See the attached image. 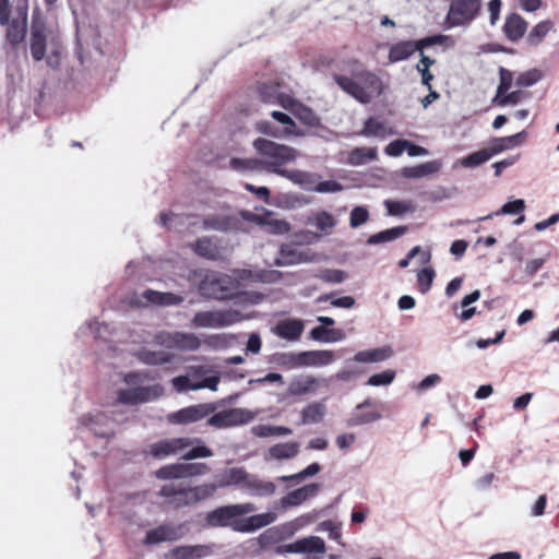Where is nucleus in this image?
<instances>
[{
  "label": "nucleus",
  "instance_id": "33",
  "mask_svg": "<svg viewBox=\"0 0 559 559\" xmlns=\"http://www.w3.org/2000/svg\"><path fill=\"white\" fill-rule=\"evenodd\" d=\"M442 167V163L440 160H429L416 166H407L402 168L401 174L404 178L408 179H418L423 177H427L439 171Z\"/></svg>",
  "mask_w": 559,
  "mask_h": 559
},
{
  "label": "nucleus",
  "instance_id": "55",
  "mask_svg": "<svg viewBox=\"0 0 559 559\" xmlns=\"http://www.w3.org/2000/svg\"><path fill=\"white\" fill-rule=\"evenodd\" d=\"M435 276L436 272L431 266H425L417 272L418 287L423 294H426L430 289Z\"/></svg>",
  "mask_w": 559,
  "mask_h": 559
},
{
  "label": "nucleus",
  "instance_id": "49",
  "mask_svg": "<svg viewBox=\"0 0 559 559\" xmlns=\"http://www.w3.org/2000/svg\"><path fill=\"white\" fill-rule=\"evenodd\" d=\"M526 94L521 91L504 92L496 94L492 98V103L499 107L514 106L518 105Z\"/></svg>",
  "mask_w": 559,
  "mask_h": 559
},
{
  "label": "nucleus",
  "instance_id": "32",
  "mask_svg": "<svg viewBox=\"0 0 559 559\" xmlns=\"http://www.w3.org/2000/svg\"><path fill=\"white\" fill-rule=\"evenodd\" d=\"M527 28L526 21L519 14L512 13L506 17L503 33L511 41H516L523 37Z\"/></svg>",
  "mask_w": 559,
  "mask_h": 559
},
{
  "label": "nucleus",
  "instance_id": "15",
  "mask_svg": "<svg viewBox=\"0 0 559 559\" xmlns=\"http://www.w3.org/2000/svg\"><path fill=\"white\" fill-rule=\"evenodd\" d=\"M318 260L319 258L307 247H280L278 254L274 258L273 264L287 266Z\"/></svg>",
  "mask_w": 559,
  "mask_h": 559
},
{
  "label": "nucleus",
  "instance_id": "36",
  "mask_svg": "<svg viewBox=\"0 0 559 559\" xmlns=\"http://www.w3.org/2000/svg\"><path fill=\"white\" fill-rule=\"evenodd\" d=\"M551 32H555L554 22L550 20L540 21L532 27L527 34L526 41L530 46L537 47Z\"/></svg>",
  "mask_w": 559,
  "mask_h": 559
},
{
  "label": "nucleus",
  "instance_id": "29",
  "mask_svg": "<svg viewBox=\"0 0 559 559\" xmlns=\"http://www.w3.org/2000/svg\"><path fill=\"white\" fill-rule=\"evenodd\" d=\"M300 451V443L297 441L280 442L272 445L265 453V461L275 460L284 461L292 460L298 455Z\"/></svg>",
  "mask_w": 559,
  "mask_h": 559
},
{
  "label": "nucleus",
  "instance_id": "12",
  "mask_svg": "<svg viewBox=\"0 0 559 559\" xmlns=\"http://www.w3.org/2000/svg\"><path fill=\"white\" fill-rule=\"evenodd\" d=\"M194 442L200 443V439L173 438L165 439L150 445V454L155 459L163 460L170 455H178L190 448Z\"/></svg>",
  "mask_w": 559,
  "mask_h": 559
},
{
  "label": "nucleus",
  "instance_id": "40",
  "mask_svg": "<svg viewBox=\"0 0 559 559\" xmlns=\"http://www.w3.org/2000/svg\"><path fill=\"white\" fill-rule=\"evenodd\" d=\"M265 218L262 227L269 234L285 235L292 230V226L287 221L275 217L271 211H267Z\"/></svg>",
  "mask_w": 559,
  "mask_h": 559
},
{
  "label": "nucleus",
  "instance_id": "3",
  "mask_svg": "<svg viewBox=\"0 0 559 559\" xmlns=\"http://www.w3.org/2000/svg\"><path fill=\"white\" fill-rule=\"evenodd\" d=\"M123 380L127 388L117 391L118 404L135 406L157 400L164 394L160 384H146L150 380L147 373L130 372Z\"/></svg>",
  "mask_w": 559,
  "mask_h": 559
},
{
  "label": "nucleus",
  "instance_id": "42",
  "mask_svg": "<svg viewBox=\"0 0 559 559\" xmlns=\"http://www.w3.org/2000/svg\"><path fill=\"white\" fill-rule=\"evenodd\" d=\"M326 413V407L321 402H312L307 405L301 412V419L304 424L320 423Z\"/></svg>",
  "mask_w": 559,
  "mask_h": 559
},
{
  "label": "nucleus",
  "instance_id": "16",
  "mask_svg": "<svg viewBox=\"0 0 559 559\" xmlns=\"http://www.w3.org/2000/svg\"><path fill=\"white\" fill-rule=\"evenodd\" d=\"M281 272L275 270H234L231 273L236 289L255 282L276 283L281 280Z\"/></svg>",
  "mask_w": 559,
  "mask_h": 559
},
{
  "label": "nucleus",
  "instance_id": "39",
  "mask_svg": "<svg viewBox=\"0 0 559 559\" xmlns=\"http://www.w3.org/2000/svg\"><path fill=\"white\" fill-rule=\"evenodd\" d=\"M416 51L414 40H403L391 46L389 51V60L392 63L403 61Z\"/></svg>",
  "mask_w": 559,
  "mask_h": 559
},
{
  "label": "nucleus",
  "instance_id": "7",
  "mask_svg": "<svg viewBox=\"0 0 559 559\" xmlns=\"http://www.w3.org/2000/svg\"><path fill=\"white\" fill-rule=\"evenodd\" d=\"M247 319L236 309L199 311L192 319V326L197 329H224Z\"/></svg>",
  "mask_w": 559,
  "mask_h": 559
},
{
  "label": "nucleus",
  "instance_id": "52",
  "mask_svg": "<svg viewBox=\"0 0 559 559\" xmlns=\"http://www.w3.org/2000/svg\"><path fill=\"white\" fill-rule=\"evenodd\" d=\"M285 536H286V533H284L283 526L280 525V526L271 527V528L266 530L265 532H263L259 536L258 540H259L260 546L264 548L271 544H274V543L281 540Z\"/></svg>",
  "mask_w": 559,
  "mask_h": 559
},
{
  "label": "nucleus",
  "instance_id": "58",
  "mask_svg": "<svg viewBox=\"0 0 559 559\" xmlns=\"http://www.w3.org/2000/svg\"><path fill=\"white\" fill-rule=\"evenodd\" d=\"M395 371L388 369L380 373L372 374L367 380L366 384L370 386H385L390 385L395 379Z\"/></svg>",
  "mask_w": 559,
  "mask_h": 559
},
{
  "label": "nucleus",
  "instance_id": "17",
  "mask_svg": "<svg viewBox=\"0 0 559 559\" xmlns=\"http://www.w3.org/2000/svg\"><path fill=\"white\" fill-rule=\"evenodd\" d=\"M326 550L324 540L319 536H309L297 539L296 542L278 548L277 552H294L311 555H323Z\"/></svg>",
  "mask_w": 559,
  "mask_h": 559
},
{
  "label": "nucleus",
  "instance_id": "20",
  "mask_svg": "<svg viewBox=\"0 0 559 559\" xmlns=\"http://www.w3.org/2000/svg\"><path fill=\"white\" fill-rule=\"evenodd\" d=\"M186 534L182 524H164L156 528L150 530L145 536V544L154 545L163 542H174L180 539Z\"/></svg>",
  "mask_w": 559,
  "mask_h": 559
},
{
  "label": "nucleus",
  "instance_id": "24",
  "mask_svg": "<svg viewBox=\"0 0 559 559\" xmlns=\"http://www.w3.org/2000/svg\"><path fill=\"white\" fill-rule=\"evenodd\" d=\"M207 285L211 286L210 295L216 299L228 298L233 295V292L236 290L231 275L207 277L204 282L203 289H206Z\"/></svg>",
  "mask_w": 559,
  "mask_h": 559
},
{
  "label": "nucleus",
  "instance_id": "22",
  "mask_svg": "<svg viewBox=\"0 0 559 559\" xmlns=\"http://www.w3.org/2000/svg\"><path fill=\"white\" fill-rule=\"evenodd\" d=\"M319 489L320 486L318 484L302 486L283 496L280 500V504L284 510L298 507L305 501L316 497Z\"/></svg>",
  "mask_w": 559,
  "mask_h": 559
},
{
  "label": "nucleus",
  "instance_id": "37",
  "mask_svg": "<svg viewBox=\"0 0 559 559\" xmlns=\"http://www.w3.org/2000/svg\"><path fill=\"white\" fill-rule=\"evenodd\" d=\"M309 336L320 343H336L345 340L346 334L341 329H326L323 325L313 328Z\"/></svg>",
  "mask_w": 559,
  "mask_h": 559
},
{
  "label": "nucleus",
  "instance_id": "5",
  "mask_svg": "<svg viewBox=\"0 0 559 559\" xmlns=\"http://www.w3.org/2000/svg\"><path fill=\"white\" fill-rule=\"evenodd\" d=\"M215 491V484H203L190 488L169 484L162 487L159 495L167 498L171 506L182 508L205 500L213 496Z\"/></svg>",
  "mask_w": 559,
  "mask_h": 559
},
{
  "label": "nucleus",
  "instance_id": "35",
  "mask_svg": "<svg viewBox=\"0 0 559 559\" xmlns=\"http://www.w3.org/2000/svg\"><path fill=\"white\" fill-rule=\"evenodd\" d=\"M284 178L300 186L307 191H316L319 176L313 173L289 169L288 173H284Z\"/></svg>",
  "mask_w": 559,
  "mask_h": 559
},
{
  "label": "nucleus",
  "instance_id": "10",
  "mask_svg": "<svg viewBox=\"0 0 559 559\" xmlns=\"http://www.w3.org/2000/svg\"><path fill=\"white\" fill-rule=\"evenodd\" d=\"M5 27V39L13 46L21 44L26 34L27 27V10L26 8L17 7L7 11V20L0 23Z\"/></svg>",
  "mask_w": 559,
  "mask_h": 559
},
{
  "label": "nucleus",
  "instance_id": "44",
  "mask_svg": "<svg viewBox=\"0 0 559 559\" xmlns=\"http://www.w3.org/2000/svg\"><path fill=\"white\" fill-rule=\"evenodd\" d=\"M490 158L491 152L486 147L459 159L455 165H460L464 168H476L488 162Z\"/></svg>",
  "mask_w": 559,
  "mask_h": 559
},
{
  "label": "nucleus",
  "instance_id": "6",
  "mask_svg": "<svg viewBox=\"0 0 559 559\" xmlns=\"http://www.w3.org/2000/svg\"><path fill=\"white\" fill-rule=\"evenodd\" d=\"M127 420L123 414L116 413L114 418H109L104 412L95 411L82 415L78 424L80 427L88 429L94 436L99 438H110L116 432V426Z\"/></svg>",
  "mask_w": 559,
  "mask_h": 559
},
{
  "label": "nucleus",
  "instance_id": "38",
  "mask_svg": "<svg viewBox=\"0 0 559 559\" xmlns=\"http://www.w3.org/2000/svg\"><path fill=\"white\" fill-rule=\"evenodd\" d=\"M391 356L392 349L390 347H382L358 352L355 354L353 360L359 364L381 362Z\"/></svg>",
  "mask_w": 559,
  "mask_h": 559
},
{
  "label": "nucleus",
  "instance_id": "41",
  "mask_svg": "<svg viewBox=\"0 0 559 559\" xmlns=\"http://www.w3.org/2000/svg\"><path fill=\"white\" fill-rule=\"evenodd\" d=\"M393 133V130L389 126L374 118L368 119L361 131V134L365 136H373L379 139H384Z\"/></svg>",
  "mask_w": 559,
  "mask_h": 559
},
{
  "label": "nucleus",
  "instance_id": "45",
  "mask_svg": "<svg viewBox=\"0 0 559 559\" xmlns=\"http://www.w3.org/2000/svg\"><path fill=\"white\" fill-rule=\"evenodd\" d=\"M316 520V515L313 513L302 514L289 522L282 524L284 533L286 536H293L296 532L302 530L304 527L310 525Z\"/></svg>",
  "mask_w": 559,
  "mask_h": 559
},
{
  "label": "nucleus",
  "instance_id": "19",
  "mask_svg": "<svg viewBox=\"0 0 559 559\" xmlns=\"http://www.w3.org/2000/svg\"><path fill=\"white\" fill-rule=\"evenodd\" d=\"M330 379H320L312 374H298L292 378L288 385V393L294 396H301L316 391L320 385L329 386Z\"/></svg>",
  "mask_w": 559,
  "mask_h": 559
},
{
  "label": "nucleus",
  "instance_id": "53",
  "mask_svg": "<svg viewBox=\"0 0 559 559\" xmlns=\"http://www.w3.org/2000/svg\"><path fill=\"white\" fill-rule=\"evenodd\" d=\"M278 366L286 369L301 368V352L300 353H282L275 357Z\"/></svg>",
  "mask_w": 559,
  "mask_h": 559
},
{
  "label": "nucleus",
  "instance_id": "21",
  "mask_svg": "<svg viewBox=\"0 0 559 559\" xmlns=\"http://www.w3.org/2000/svg\"><path fill=\"white\" fill-rule=\"evenodd\" d=\"M221 378L213 376L211 378H206L205 380H191L188 373L185 376L175 377L171 380L173 386L179 393L186 391H198L202 389H209L213 392L217 391Z\"/></svg>",
  "mask_w": 559,
  "mask_h": 559
},
{
  "label": "nucleus",
  "instance_id": "1",
  "mask_svg": "<svg viewBox=\"0 0 559 559\" xmlns=\"http://www.w3.org/2000/svg\"><path fill=\"white\" fill-rule=\"evenodd\" d=\"M253 147L261 155V160L233 158L230 160L231 168L245 171L258 169L263 165L269 171L284 177V173H288L289 169L283 166L295 162L299 156L296 148L266 139H257L253 142Z\"/></svg>",
  "mask_w": 559,
  "mask_h": 559
},
{
  "label": "nucleus",
  "instance_id": "4",
  "mask_svg": "<svg viewBox=\"0 0 559 559\" xmlns=\"http://www.w3.org/2000/svg\"><path fill=\"white\" fill-rule=\"evenodd\" d=\"M340 87L361 103H368L382 92L381 80L372 73H361L355 79L337 76Z\"/></svg>",
  "mask_w": 559,
  "mask_h": 559
},
{
  "label": "nucleus",
  "instance_id": "2",
  "mask_svg": "<svg viewBox=\"0 0 559 559\" xmlns=\"http://www.w3.org/2000/svg\"><path fill=\"white\" fill-rule=\"evenodd\" d=\"M29 51L35 61H44L48 68L58 69L64 48L59 36L39 19L34 17L29 35Z\"/></svg>",
  "mask_w": 559,
  "mask_h": 559
},
{
  "label": "nucleus",
  "instance_id": "64",
  "mask_svg": "<svg viewBox=\"0 0 559 559\" xmlns=\"http://www.w3.org/2000/svg\"><path fill=\"white\" fill-rule=\"evenodd\" d=\"M141 359L147 365H163L169 362L170 357L165 352H143Z\"/></svg>",
  "mask_w": 559,
  "mask_h": 559
},
{
  "label": "nucleus",
  "instance_id": "54",
  "mask_svg": "<svg viewBox=\"0 0 559 559\" xmlns=\"http://www.w3.org/2000/svg\"><path fill=\"white\" fill-rule=\"evenodd\" d=\"M412 264L416 266H429L431 252L428 247H413L409 251Z\"/></svg>",
  "mask_w": 559,
  "mask_h": 559
},
{
  "label": "nucleus",
  "instance_id": "47",
  "mask_svg": "<svg viewBox=\"0 0 559 559\" xmlns=\"http://www.w3.org/2000/svg\"><path fill=\"white\" fill-rule=\"evenodd\" d=\"M407 228L404 226L393 227L383 231H380L369 238V245L378 242H390L397 240L401 236L406 233Z\"/></svg>",
  "mask_w": 559,
  "mask_h": 559
},
{
  "label": "nucleus",
  "instance_id": "59",
  "mask_svg": "<svg viewBox=\"0 0 559 559\" xmlns=\"http://www.w3.org/2000/svg\"><path fill=\"white\" fill-rule=\"evenodd\" d=\"M187 373L189 374L191 380L194 381L205 380L206 378H211L213 376L221 378L217 371L212 370L206 366H190L187 368Z\"/></svg>",
  "mask_w": 559,
  "mask_h": 559
},
{
  "label": "nucleus",
  "instance_id": "46",
  "mask_svg": "<svg viewBox=\"0 0 559 559\" xmlns=\"http://www.w3.org/2000/svg\"><path fill=\"white\" fill-rule=\"evenodd\" d=\"M526 203L523 199H514L506 202L497 212L485 217L486 219L500 215H518L524 213Z\"/></svg>",
  "mask_w": 559,
  "mask_h": 559
},
{
  "label": "nucleus",
  "instance_id": "56",
  "mask_svg": "<svg viewBox=\"0 0 559 559\" xmlns=\"http://www.w3.org/2000/svg\"><path fill=\"white\" fill-rule=\"evenodd\" d=\"M377 154L376 148H356L350 153L348 160L353 165H361L367 160L376 159Z\"/></svg>",
  "mask_w": 559,
  "mask_h": 559
},
{
  "label": "nucleus",
  "instance_id": "50",
  "mask_svg": "<svg viewBox=\"0 0 559 559\" xmlns=\"http://www.w3.org/2000/svg\"><path fill=\"white\" fill-rule=\"evenodd\" d=\"M381 414L377 412L360 413L356 411L350 415L347 420V426L356 427L361 425L371 424L381 419Z\"/></svg>",
  "mask_w": 559,
  "mask_h": 559
},
{
  "label": "nucleus",
  "instance_id": "25",
  "mask_svg": "<svg viewBox=\"0 0 559 559\" xmlns=\"http://www.w3.org/2000/svg\"><path fill=\"white\" fill-rule=\"evenodd\" d=\"M143 300L138 299L133 302L138 306L157 305V306H176L183 301V297L173 293H162L153 289H146L141 296Z\"/></svg>",
  "mask_w": 559,
  "mask_h": 559
},
{
  "label": "nucleus",
  "instance_id": "62",
  "mask_svg": "<svg viewBox=\"0 0 559 559\" xmlns=\"http://www.w3.org/2000/svg\"><path fill=\"white\" fill-rule=\"evenodd\" d=\"M317 531L328 533L331 539L341 543L342 533L337 523L331 520L323 521L318 525Z\"/></svg>",
  "mask_w": 559,
  "mask_h": 559
},
{
  "label": "nucleus",
  "instance_id": "51",
  "mask_svg": "<svg viewBox=\"0 0 559 559\" xmlns=\"http://www.w3.org/2000/svg\"><path fill=\"white\" fill-rule=\"evenodd\" d=\"M543 79V72L539 69L533 68L527 71L521 72L515 79L518 87H530Z\"/></svg>",
  "mask_w": 559,
  "mask_h": 559
},
{
  "label": "nucleus",
  "instance_id": "11",
  "mask_svg": "<svg viewBox=\"0 0 559 559\" xmlns=\"http://www.w3.org/2000/svg\"><path fill=\"white\" fill-rule=\"evenodd\" d=\"M255 416L257 413L247 408H229L211 416L207 424L216 428H229L246 425L252 421Z\"/></svg>",
  "mask_w": 559,
  "mask_h": 559
},
{
  "label": "nucleus",
  "instance_id": "28",
  "mask_svg": "<svg viewBox=\"0 0 559 559\" xmlns=\"http://www.w3.org/2000/svg\"><path fill=\"white\" fill-rule=\"evenodd\" d=\"M272 117L284 126L283 130L275 131L273 129H269L267 124H263L261 127L262 132L270 134L272 136H275V138L290 136V135L305 136L304 132H300L297 130L295 122L292 120V118L287 114L274 110V111H272Z\"/></svg>",
  "mask_w": 559,
  "mask_h": 559
},
{
  "label": "nucleus",
  "instance_id": "63",
  "mask_svg": "<svg viewBox=\"0 0 559 559\" xmlns=\"http://www.w3.org/2000/svg\"><path fill=\"white\" fill-rule=\"evenodd\" d=\"M369 218V211L365 206H356L349 214V225L352 228H357L365 224Z\"/></svg>",
  "mask_w": 559,
  "mask_h": 559
},
{
  "label": "nucleus",
  "instance_id": "18",
  "mask_svg": "<svg viewBox=\"0 0 559 559\" xmlns=\"http://www.w3.org/2000/svg\"><path fill=\"white\" fill-rule=\"evenodd\" d=\"M306 225L312 228L310 231L317 238H320L333 234L337 225V219L333 214L326 211H319L307 217Z\"/></svg>",
  "mask_w": 559,
  "mask_h": 559
},
{
  "label": "nucleus",
  "instance_id": "14",
  "mask_svg": "<svg viewBox=\"0 0 559 559\" xmlns=\"http://www.w3.org/2000/svg\"><path fill=\"white\" fill-rule=\"evenodd\" d=\"M240 491L253 498H270L276 492V485L246 471Z\"/></svg>",
  "mask_w": 559,
  "mask_h": 559
},
{
  "label": "nucleus",
  "instance_id": "34",
  "mask_svg": "<svg viewBox=\"0 0 559 559\" xmlns=\"http://www.w3.org/2000/svg\"><path fill=\"white\" fill-rule=\"evenodd\" d=\"M245 473L246 469L243 467H231L217 473L216 478L218 483L215 485L216 489L236 486L240 490Z\"/></svg>",
  "mask_w": 559,
  "mask_h": 559
},
{
  "label": "nucleus",
  "instance_id": "48",
  "mask_svg": "<svg viewBox=\"0 0 559 559\" xmlns=\"http://www.w3.org/2000/svg\"><path fill=\"white\" fill-rule=\"evenodd\" d=\"M188 219L189 216L175 213H163L159 216V222L163 226L178 231H182L185 229V225Z\"/></svg>",
  "mask_w": 559,
  "mask_h": 559
},
{
  "label": "nucleus",
  "instance_id": "31",
  "mask_svg": "<svg viewBox=\"0 0 559 559\" xmlns=\"http://www.w3.org/2000/svg\"><path fill=\"white\" fill-rule=\"evenodd\" d=\"M526 136L527 133L525 131H521L510 136L498 138L493 140L487 148L489 152H491L492 157L493 155L522 145L525 142Z\"/></svg>",
  "mask_w": 559,
  "mask_h": 559
},
{
  "label": "nucleus",
  "instance_id": "23",
  "mask_svg": "<svg viewBox=\"0 0 559 559\" xmlns=\"http://www.w3.org/2000/svg\"><path fill=\"white\" fill-rule=\"evenodd\" d=\"M276 520L277 514L274 512L254 514L246 519H240V521L235 524V532L252 533L274 523Z\"/></svg>",
  "mask_w": 559,
  "mask_h": 559
},
{
  "label": "nucleus",
  "instance_id": "57",
  "mask_svg": "<svg viewBox=\"0 0 559 559\" xmlns=\"http://www.w3.org/2000/svg\"><path fill=\"white\" fill-rule=\"evenodd\" d=\"M320 471H321V466L318 463H312L299 473H296L293 475L280 476L277 479L280 481H290V480L301 481V480L306 479L307 477H312V476L317 475Z\"/></svg>",
  "mask_w": 559,
  "mask_h": 559
},
{
  "label": "nucleus",
  "instance_id": "30",
  "mask_svg": "<svg viewBox=\"0 0 559 559\" xmlns=\"http://www.w3.org/2000/svg\"><path fill=\"white\" fill-rule=\"evenodd\" d=\"M335 361V353L330 349L301 352L302 367H325Z\"/></svg>",
  "mask_w": 559,
  "mask_h": 559
},
{
  "label": "nucleus",
  "instance_id": "43",
  "mask_svg": "<svg viewBox=\"0 0 559 559\" xmlns=\"http://www.w3.org/2000/svg\"><path fill=\"white\" fill-rule=\"evenodd\" d=\"M175 349L194 352L201 346V341L193 333L175 332Z\"/></svg>",
  "mask_w": 559,
  "mask_h": 559
},
{
  "label": "nucleus",
  "instance_id": "13",
  "mask_svg": "<svg viewBox=\"0 0 559 559\" xmlns=\"http://www.w3.org/2000/svg\"><path fill=\"white\" fill-rule=\"evenodd\" d=\"M216 406L212 403H203L181 408L168 415V420L173 424L188 425L197 423L214 413Z\"/></svg>",
  "mask_w": 559,
  "mask_h": 559
},
{
  "label": "nucleus",
  "instance_id": "8",
  "mask_svg": "<svg viewBox=\"0 0 559 559\" xmlns=\"http://www.w3.org/2000/svg\"><path fill=\"white\" fill-rule=\"evenodd\" d=\"M254 510L255 506L251 502L219 507L207 513L206 523L213 527L229 526L235 531V524L240 521L238 518Z\"/></svg>",
  "mask_w": 559,
  "mask_h": 559
},
{
  "label": "nucleus",
  "instance_id": "9",
  "mask_svg": "<svg viewBox=\"0 0 559 559\" xmlns=\"http://www.w3.org/2000/svg\"><path fill=\"white\" fill-rule=\"evenodd\" d=\"M481 0H452L445 21L450 27L468 26L479 14Z\"/></svg>",
  "mask_w": 559,
  "mask_h": 559
},
{
  "label": "nucleus",
  "instance_id": "27",
  "mask_svg": "<svg viewBox=\"0 0 559 559\" xmlns=\"http://www.w3.org/2000/svg\"><path fill=\"white\" fill-rule=\"evenodd\" d=\"M305 330V324L299 319H284L276 323L273 333L280 338L296 342L300 338Z\"/></svg>",
  "mask_w": 559,
  "mask_h": 559
},
{
  "label": "nucleus",
  "instance_id": "26",
  "mask_svg": "<svg viewBox=\"0 0 559 559\" xmlns=\"http://www.w3.org/2000/svg\"><path fill=\"white\" fill-rule=\"evenodd\" d=\"M213 554L207 545L178 546L165 554V559H202Z\"/></svg>",
  "mask_w": 559,
  "mask_h": 559
},
{
  "label": "nucleus",
  "instance_id": "60",
  "mask_svg": "<svg viewBox=\"0 0 559 559\" xmlns=\"http://www.w3.org/2000/svg\"><path fill=\"white\" fill-rule=\"evenodd\" d=\"M294 115L304 123L310 126V127H317L320 122L319 118L316 116V114L310 110L309 108L305 107L304 105L297 106V109H295Z\"/></svg>",
  "mask_w": 559,
  "mask_h": 559
},
{
  "label": "nucleus",
  "instance_id": "61",
  "mask_svg": "<svg viewBox=\"0 0 559 559\" xmlns=\"http://www.w3.org/2000/svg\"><path fill=\"white\" fill-rule=\"evenodd\" d=\"M361 373V370L346 361L345 367L334 374L331 379H335L343 382H349L356 379Z\"/></svg>",
  "mask_w": 559,
  "mask_h": 559
}]
</instances>
